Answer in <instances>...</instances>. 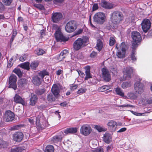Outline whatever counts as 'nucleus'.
Masks as SVG:
<instances>
[{
  "instance_id": "obj_13",
  "label": "nucleus",
  "mask_w": 152,
  "mask_h": 152,
  "mask_svg": "<svg viewBox=\"0 0 152 152\" xmlns=\"http://www.w3.org/2000/svg\"><path fill=\"white\" fill-rule=\"evenodd\" d=\"M102 77L105 81H109L111 79V77L108 70L105 67L103 68L102 69Z\"/></svg>"
},
{
  "instance_id": "obj_37",
  "label": "nucleus",
  "mask_w": 152,
  "mask_h": 152,
  "mask_svg": "<svg viewBox=\"0 0 152 152\" xmlns=\"http://www.w3.org/2000/svg\"><path fill=\"white\" fill-rule=\"evenodd\" d=\"M38 65L39 62H38L33 61L30 64V66L32 69H35Z\"/></svg>"
},
{
  "instance_id": "obj_63",
  "label": "nucleus",
  "mask_w": 152,
  "mask_h": 152,
  "mask_svg": "<svg viewBox=\"0 0 152 152\" xmlns=\"http://www.w3.org/2000/svg\"><path fill=\"white\" fill-rule=\"evenodd\" d=\"M83 30L82 29H79L75 33V35H78L81 33L83 32Z\"/></svg>"
},
{
  "instance_id": "obj_43",
  "label": "nucleus",
  "mask_w": 152,
  "mask_h": 152,
  "mask_svg": "<svg viewBox=\"0 0 152 152\" xmlns=\"http://www.w3.org/2000/svg\"><path fill=\"white\" fill-rule=\"evenodd\" d=\"M127 96L130 99H135L137 98V96L134 93H129L127 94Z\"/></svg>"
},
{
  "instance_id": "obj_31",
  "label": "nucleus",
  "mask_w": 152,
  "mask_h": 152,
  "mask_svg": "<svg viewBox=\"0 0 152 152\" xmlns=\"http://www.w3.org/2000/svg\"><path fill=\"white\" fill-rule=\"evenodd\" d=\"M103 47V43L100 39H98L97 41L96 48L99 51H100Z\"/></svg>"
},
{
  "instance_id": "obj_2",
  "label": "nucleus",
  "mask_w": 152,
  "mask_h": 152,
  "mask_svg": "<svg viewBox=\"0 0 152 152\" xmlns=\"http://www.w3.org/2000/svg\"><path fill=\"white\" fill-rule=\"evenodd\" d=\"M111 19L114 24H118L123 20L124 15L121 12L114 11L111 14Z\"/></svg>"
},
{
  "instance_id": "obj_41",
  "label": "nucleus",
  "mask_w": 152,
  "mask_h": 152,
  "mask_svg": "<svg viewBox=\"0 0 152 152\" xmlns=\"http://www.w3.org/2000/svg\"><path fill=\"white\" fill-rule=\"evenodd\" d=\"M45 91V88L41 89H37L35 91L36 93L38 95H41L43 94Z\"/></svg>"
},
{
  "instance_id": "obj_64",
  "label": "nucleus",
  "mask_w": 152,
  "mask_h": 152,
  "mask_svg": "<svg viewBox=\"0 0 152 152\" xmlns=\"http://www.w3.org/2000/svg\"><path fill=\"white\" fill-rule=\"evenodd\" d=\"M147 102L149 104H152V96L149 98L147 100Z\"/></svg>"
},
{
  "instance_id": "obj_3",
  "label": "nucleus",
  "mask_w": 152,
  "mask_h": 152,
  "mask_svg": "<svg viewBox=\"0 0 152 152\" xmlns=\"http://www.w3.org/2000/svg\"><path fill=\"white\" fill-rule=\"evenodd\" d=\"M132 39V48L136 49L138 47L139 43L141 42L142 38L140 33L137 31H133L131 33Z\"/></svg>"
},
{
  "instance_id": "obj_61",
  "label": "nucleus",
  "mask_w": 152,
  "mask_h": 152,
  "mask_svg": "<svg viewBox=\"0 0 152 152\" xmlns=\"http://www.w3.org/2000/svg\"><path fill=\"white\" fill-rule=\"evenodd\" d=\"M95 152H103V149L101 148H98L95 150Z\"/></svg>"
},
{
  "instance_id": "obj_47",
  "label": "nucleus",
  "mask_w": 152,
  "mask_h": 152,
  "mask_svg": "<svg viewBox=\"0 0 152 152\" xmlns=\"http://www.w3.org/2000/svg\"><path fill=\"white\" fill-rule=\"evenodd\" d=\"M87 89L86 88H80L79 89L77 92V94H82L84 93H85Z\"/></svg>"
},
{
  "instance_id": "obj_62",
  "label": "nucleus",
  "mask_w": 152,
  "mask_h": 152,
  "mask_svg": "<svg viewBox=\"0 0 152 152\" xmlns=\"http://www.w3.org/2000/svg\"><path fill=\"white\" fill-rule=\"evenodd\" d=\"M126 128L124 127L121 128L120 130H118L117 132L118 133L122 132L125 131L126 130Z\"/></svg>"
},
{
  "instance_id": "obj_5",
  "label": "nucleus",
  "mask_w": 152,
  "mask_h": 152,
  "mask_svg": "<svg viewBox=\"0 0 152 152\" xmlns=\"http://www.w3.org/2000/svg\"><path fill=\"white\" fill-rule=\"evenodd\" d=\"M105 15L104 14L101 12H97L93 17L94 21L96 23L102 24L105 21Z\"/></svg>"
},
{
  "instance_id": "obj_12",
  "label": "nucleus",
  "mask_w": 152,
  "mask_h": 152,
  "mask_svg": "<svg viewBox=\"0 0 152 152\" xmlns=\"http://www.w3.org/2000/svg\"><path fill=\"white\" fill-rule=\"evenodd\" d=\"M151 23L148 19H144L141 23L142 28L143 31L146 33L150 28L151 26Z\"/></svg>"
},
{
  "instance_id": "obj_14",
  "label": "nucleus",
  "mask_w": 152,
  "mask_h": 152,
  "mask_svg": "<svg viewBox=\"0 0 152 152\" xmlns=\"http://www.w3.org/2000/svg\"><path fill=\"white\" fill-rule=\"evenodd\" d=\"M133 69L130 67H126L124 69V80L129 79L131 77Z\"/></svg>"
},
{
  "instance_id": "obj_53",
  "label": "nucleus",
  "mask_w": 152,
  "mask_h": 152,
  "mask_svg": "<svg viewBox=\"0 0 152 152\" xmlns=\"http://www.w3.org/2000/svg\"><path fill=\"white\" fill-rule=\"evenodd\" d=\"M65 58V57L60 53L59 55L57 57V59L59 61H61Z\"/></svg>"
},
{
  "instance_id": "obj_45",
  "label": "nucleus",
  "mask_w": 152,
  "mask_h": 152,
  "mask_svg": "<svg viewBox=\"0 0 152 152\" xmlns=\"http://www.w3.org/2000/svg\"><path fill=\"white\" fill-rule=\"evenodd\" d=\"M132 53L131 54V58L132 61H136V57L135 56V49H133L132 48Z\"/></svg>"
},
{
  "instance_id": "obj_60",
  "label": "nucleus",
  "mask_w": 152,
  "mask_h": 152,
  "mask_svg": "<svg viewBox=\"0 0 152 152\" xmlns=\"http://www.w3.org/2000/svg\"><path fill=\"white\" fill-rule=\"evenodd\" d=\"M97 53L95 51H93L90 55L91 57L94 58L97 55Z\"/></svg>"
},
{
  "instance_id": "obj_18",
  "label": "nucleus",
  "mask_w": 152,
  "mask_h": 152,
  "mask_svg": "<svg viewBox=\"0 0 152 152\" xmlns=\"http://www.w3.org/2000/svg\"><path fill=\"white\" fill-rule=\"evenodd\" d=\"M14 113L10 110L6 111L4 115V118L7 122L12 121L14 118Z\"/></svg>"
},
{
  "instance_id": "obj_50",
  "label": "nucleus",
  "mask_w": 152,
  "mask_h": 152,
  "mask_svg": "<svg viewBox=\"0 0 152 152\" xmlns=\"http://www.w3.org/2000/svg\"><path fill=\"white\" fill-rule=\"evenodd\" d=\"M27 58V55L25 54L21 56L19 58V60L20 61H24L26 60Z\"/></svg>"
},
{
  "instance_id": "obj_33",
  "label": "nucleus",
  "mask_w": 152,
  "mask_h": 152,
  "mask_svg": "<svg viewBox=\"0 0 152 152\" xmlns=\"http://www.w3.org/2000/svg\"><path fill=\"white\" fill-rule=\"evenodd\" d=\"M115 91L117 94L122 97L124 96V93L121 88L118 87L116 88Z\"/></svg>"
},
{
  "instance_id": "obj_40",
  "label": "nucleus",
  "mask_w": 152,
  "mask_h": 152,
  "mask_svg": "<svg viewBox=\"0 0 152 152\" xmlns=\"http://www.w3.org/2000/svg\"><path fill=\"white\" fill-rule=\"evenodd\" d=\"M48 101L50 102L55 101V98L52 94H49L48 96Z\"/></svg>"
},
{
  "instance_id": "obj_52",
  "label": "nucleus",
  "mask_w": 152,
  "mask_h": 152,
  "mask_svg": "<svg viewBox=\"0 0 152 152\" xmlns=\"http://www.w3.org/2000/svg\"><path fill=\"white\" fill-rule=\"evenodd\" d=\"M22 126L21 125H18L13 126L12 129L13 130H18Z\"/></svg>"
},
{
  "instance_id": "obj_17",
  "label": "nucleus",
  "mask_w": 152,
  "mask_h": 152,
  "mask_svg": "<svg viewBox=\"0 0 152 152\" xmlns=\"http://www.w3.org/2000/svg\"><path fill=\"white\" fill-rule=\"evenodd\" d=\"M55 36L56 40L58 41L61 42L62 41H66L67 40L65 37L63 36L59 28L56 32Z\"/></svg>"
},
{
  "instance_id": "obj_51",
  "label": "nucleus",
  "mask_w": 152,
  "mask_h": 152,
  "mask_svg": "<svg viewBox=\"0 0 152 152\" xmlns=\"http://www.w3.org/2000/svg\"><path fill=\"white\" fill-rule=\"evenodd\" d=\"M119 107H134V106L129 104H125L123 105H120L119 106Z\"/></svg>"
},
{
  "instance_id": "obj_35",
  "label": "nucleus",
  "mask_w": 152,
  "mask_h": 152,
  "mask_svg": "<svg viewBox=\"0 0 152 152\" xmlns=\"http://www.w3.org/2000/svg\"><path fill=\"white\" fill-rule=\"evenodd\" d=\"M54 148L53 146L48 145L46 147L45 152H54Z\"/></svg>"
},
{
  "instance_id": "obj_16",
  "label": "nucleus",
  "mask_w": 152,
  "mask_h": 152,
  "mask_svg": "<svg viewBox=\"0 0 152 152\" xmlns=\"http://www.w3.org/2000/svg\"><path fill=\"white\" fill-rule=\"evenodd\" d=\"M13 140L16 142H20L23 140V134L21 132H16L12 135Z\"/></svg>"
},
{
  "instance_id": "obj_44",
  "label": "nucleus",
  "mask_w": 152,
  "mask_h": 152,
  "mask_svg": "<svg viewBox=\"0 0 152 152\" xmlns=\"http://www.w3.org/2000/svg\"><path fill=\"white\" fill-rule=\"evenodd\" d=\"M4 4L6 6H10L12 1V0H2Z\"/></svg>"
},
{
  "instance_id": "obj_9",
  "label": "nucleus",
  "mask_w": 152,
  "mask_h": 152,
  "mask_svg": "<svg viewBox=\"0 0 152 152\" xmlns=\"http://www.w3.org/2000/svg\"><path fill=\"white\" fill-rule=\"evenodd\" d=\"M126 46L124 43H122L119 47V49L117 53V56L119 58H123L125 57Z\"/></svg>"
},
{
  "instance_id": "obj_38",
  "label": "nucleus",
  "mask_w": 152,
  "mask_h": 152,
  "mask_svg": "<svg viewBox=\"0 0 152 152\" xmlns=\"http://www.w3.org/2000/svg\"><path fill=\"white\" fill-rule=\"evenodd\" d=\"M35 52L38 55H42L45 53V51L40 48L37 49L35 50Z\"/></svg>"
},
{
  "instance_id": "obj_36",
  "label": "nucleus",
  "mask_w": 152,
  "mask_h": 152,
  "mask_svg": "<svg viewBox=\"0 0 152 152\" xmlns=\"http://www.w3.org/2000/svg\"><path fill=\"white\" fill-rule=\"evenodd\" d=\"M10 152H21V150L17 146H13L11 148Z\"/></svg>"
},
{
  "instance_id": "obj_6",
  "label": "nucleus",
  "mask_w": 152,
  "mask_h": 152,
  "mask_svg": "<svg viewBox=\"0 0 152 152\" xmlns=\"http://www.w3.org/2000/svg\"><path fill=\"white\" fill-rule=\"evenodd\" d=\"M42 115H38L36 118V124L39 129H44L46 126V121L43 119Z\"/></svg>"
},
{
  "instance_id": "obj_24",
  "label": "nucleus",
  "mask_w": 152,
  "mask_h": 152,
  "mask_svg": "<svg viewBox=\"0 0 152 152\" xmlns=\"http://www.w3.org/2000/svg\"><path fill=\"white\" fill-rule=\"evenodd\" d=\"M77 128L76 127L67 128L64 131V132L66 134H74L77 132Z\"/></svg>"
},
{
  "instance_id": "obj_19",
  "label": "nucleus",
  "mask_w": 152,
  "mask_h": 152,
  "mask_svg": "<svg viewBox=\"0 0 152 152\" xmlns=\"http://www.w3.org/2000/svg\"><path fill=\"white\" fill-rule=\"evenodd\" d=\"M60 89V88L59 86L56 84H54L52 87L51 91L53 94L55 96H56L59 95Z\"/></svg>"
},
{
  "instance_id": "obj_25",
  "label": "nucleus",
  "mask_w": 152,
  "mask_h": 152,
  "mask_svg": "<svg viewBox=\"0 0 152 152\" xmlns=\"http://www.w3.org/2000/svg\"><path fill=\"white\" fill-rule=\"evenodd\" d=\"M38 98L36 95H32L30 99V105L32 106H34L37 101Z\"/></svg>"
},
{
  "instance_id": "obj_4",
  "label": "nucleus",
  "mask_w": 152,
  "mask_h": 152,
  "mask_svg": "<svg viewBox=\"0 0 152 152\" xmlns=\"http://www.w3.org/2000/svg\"><path fill=\"white\" fill-rule=\"evenodd\" d=\"M47 75H48V72L46 70H43L38 73V76H34L33 77V82L35 85L38 86L40 85L42 80L44 77Z\"/></svg>"
},
{
  "instance_id": "obj_7",
  "label": "nucleus",
  "mask_w": 152,
  "mask_h": 152,
  "mask_svg": "<svg viewBox=\"0 0 152 152\" xmlns=\"http://www.w3.org/2000/svg\"><path fill=\"white\" fill-rule=\"evenodd\" d=\"M77 24L74 20H71L68 22L66 25L65 29L68 32L74 31L77 28Z\"/></svg>"
},
{
  "instance_id": "obj_32",
  "label": "nucleus",
  "mask_w": 152,
  "mask_h": 152,
  "mask_svg": "<svg viewBox=\"0 0 152 152\" xmlns=\"http://www.w3.org/2000/svg\"><path fill=\"white\" fill-rule=\"evenodd\" d=\"M16 60L15 57L12 56L9 60L8 61L7 67L8 68L11 67L13 65L14 62Z\"/></svg>"
},
{
  "instance_id": "obj_26",
  "label": "nucleus",
  "mask_w": 152,
  "mask_h": 152,
  "mask_svg": "<svg viewBox=\"0 0 152 152\" xmlns=\"http://www.w3.org/2000/svg\"><path fill=\"white\" fill-rule=\"evenodd\" d=\"M27 83V80L25 78L20 79L18 81V84L20 87H24L26 85Z\"/></svg>"
},
{
  "instance_id": "obj_23",
  "label": "nucleus",
  "mask_w": 152,
  "mask_h": 152,
  "mask_svg": "<svg viewBox=\"0 0 152 152\" xmlns=\"http://www.w3.org/2000/svg\"><path fill=\"white\" fill-rule=\"evenodd\" d=\"M111 135L108 132H106L104 134L103 137L104 141L106 143L109 144L111 141L112 139Z\"/></svg>"
},
{
  "instance_id": "obj_22",
  "label": "nucleus",
  "mask_w": 152,
  "mask_h": 152,
  "mask_svg": "<svg viewBox=\"0 0 152 152\" xmlns=\"http://www.w3.org/2000/svg\"><path fill=\"white\" fill-rule=\"evenodd\" d=\"M107 125L112 131H115L117 126V123L114 121L110 120L107 123Z\"/></svg>"
},
{
  "instance_id": "obj_21",
  "label": "nucleus",
  "mask_w": 152,
  "mask_h": 152,
  "mask_svg": "<svg viewBox=\"0 0 152 152\" xmlns=\"http://www.w3.org/2000/svg\"><path fill=\"white\" fill-rule=\"evenodd\" d=\"M14 101L17 103H20L23 105H25V103L22 98L17 94H16L14 97Z\"/></svg>"
},
{
  "instance_id": "obj_8",
  "label": "nucleus",
  "mask_w": 152,
  "mask_h": 152,
  "mask_svg": "<svg viewBox=\"0 0 152 152\" xmlns=\"http://www.w3.org/2000/svg\"><path fill=\"white\" fill-rule=\"evenodd\" d=\"M92 132V129L90 126L87 124L83 125L80 129V133L85 135H89Z\"/></svg>"
},
{
  "instance_id": "obj_10",
  "label": "nucleus",
  "mask_w": 152,
  "mask_h": 152,
  "mask_svg": "<svg viewBox=\"0 0 152 152\" xmlns=\"http://www.w3.org/2000/svg\"><path fill=\"white\" fill-rule=\"evenodd\" d=\"M62 14L60 12H55L52 14L51 21L53 23H59L63 18Z\"/></svg>"
},
{
  "instance_id": "obj_49",
  "label": "nucleus",
  "mask_w": 152,
  "mask_h": 152,
  "mask_svg": "<svg viewBox=\"0 0 152 152\" xmlns=\"http://www.w3.org/2000/svg\"><path fill=\"white\" fill-rule=\"evenodd\" d=\"M17 34V32L16 31H13L11 37V38L10 39V42L11 43H12L13 42L15 36Z\"/></svg>"
},
{
  "instance_id": "obj_27",
  "label": "nucleus",
  "mask_w": 152,
  "mask_h": 152,
  "mask_svg": "<svg viewBox=\"0 0 152 152\" xmlns=\"http://www.w3.org/2000/svg\"><path fill=\"white\" fill-rule=\"evenodd\" d=\"M62 132L60 134L54 136L52 139V140L54 142H60L61 141L62 136L61 134H63Z\"/></svg>"
},
{
  "instance_id": "obj_42",
  "label": "nucleus",
  "mask_w": 152,
  "mask_h": 152,
  "mask_svg": "<svg viewBox=\"0 0 152 152\" xmlns=\"http://www.w3.org/2000/svg\"><path fill=\"white\" fill-rule=\"evenodd\" d=\"M34 6L37 8L39 9L40 10H43L44 9L43 6L41 4H35L34 5Z\"/></svg>"
},
{
  "instance_id": "obj_20",
  "label": "nucleus",
  "mask_w": 152,
  "mask_h": 152,
  "mask_svg": "<svg viewBox=\"0 0 152 152\" xmlns=\"http://www.w3.org/2000/svg\"><path fill=\"white\" fill-rule=\"evenodd\" d=\"M100 4L102 7L107 9H111L114 7V4L106 1H102Z\"/></svg>"
},
{
  "instance_id": "obj_1",
  "label": "nucleus",
  "mask_w": 152,
  "mask_h": 152,
  "mask_svg": "<svg viewBox=\"0 0 152 152\" xmlns=\"http://www.w3.org/2000/svg\"><path fill=\"white\" fill-rule=\"evenodd\" d=\"M88 43L89 39L87 37L83 39L79 38L74 42L73 47L75 50H78L86 46Z\"/></svg>"
},
{
  "instance_id": "obj_28",
  "label": "nucleus",
  "mask_w": 152,
  "mask_h": 152,
  "mask_svg": "<svg viewBox=\"0 0 152 152\" xmlns=\"http://www.w3.org/2000/svg\"><path fill=\"white\" fill-rule=\"evenodd\" d=\"M85 73H86V77H85V80H88L89 78L92 77L91 75L90 72V67L88 66L85 67Z\"/></svg>"
},
{
  "instance_id": "obj_15",
  "label": "nucleus",
  "mask_w": 152,
  "mask_h": 152,
  "mask_svg": "<svg viewBox=\"0 0 152 152\" xmlns=\"http://www.w3.org/2000/svg\"><path fill=\"white\" fill-rule=\"evenodd\" d=\"M144 85L139 81L137 82L134 84V89L135 92L138 94H140L144 91Z\"/></svg>"
},
{
  "instance_id": "obj_34",
  "label": "nucleus",
  "mask_w": 152,
  "mask_h": 152,
  "mask_svg": "<svg viewBox=\"0 0 152 152\" xmlns=\"http://www.w3.org/2000/svg\"><path fill=\"white\" fill-rule=\"evenodd\" d=\"M131 86V83L130 82H124L122 83L121 85L122 88L124 89L129 87Z\"/></svg>"
},
{
  "instance_id": "obj_56",
  "label": "nucleus",
  "mask_w": 152,
  "mask_h": 152,
  "mask_svg": "<svg viewBox=\"0 0 152 152\" xmlns=\"http://www.w3.org/2000/svg\"><path fill=\"white\" fill-rule=\"evenodd\" d=\"M7 101V100L5 99H4L3 98H0V105L2 104L3 103H4Z\"/></svg>"
},
{
  "instance_id": "obj_11",
  "label": "nucleus",
  "mask_w": 152,
  "mask_h": 152,
  "mask_svg": "<svg viewBox=\"0 0 152 152\" xmlns=\"http://www.w3.org/2000/svg\"><path fill=\"white\" fill-rule=\"evenodd\" d=\"M17 77L15 75H11L9 78V88H11L15 90L17 88L16 82Z\"/></svg>"
},
{
  "instance_id": "obj_59",
  "label": "nucleus",
  "mask_w": 152,
  "mask_h": 152,
  "mask_svg": "<svg viewBox=\"0 0 152 152\" xmlns=\"http://www.w3.org/2000/svg\"><path fill=\"white\" fill-rule=\"evenodd\" d=\"M79 75L81 77H83L85 76V74L84 73L79 70L77 71Z\"/></svg>"
},
{
  "instance_id": "obj_48",
  "label": "nucleus",
  "mask_w": 152,
  "mask_h": 152,
  "mask_svg": "<svg viewBox=\"0 0 152 152\" xmlns=\"http://www.w3.org/2000/svg\"><path fill=\"white\" fill-rule=\"evenodd\" d=\"M60 54L65 58L68 54V50H64L60 53Z\"/></svg>"
},
{
  "instance_id": "obj_55",
  "label": "nucleus",
  "mask_w": 152,
  "mask_h": 152,
  "mask_svg": "<svg viewBox=\"0 0 152 152\" xmlns=\"http://www.w3.org/2000/svg\"><path fill=\"white\" fill-rule=\"evenodd\" d=\"M105 85L99 88L98 90L100 92H103L106 91L105 90Z\"/></svg>"
},
{
  "instance_id": "obj_29",
  "label": "nucleus",
  "mask_w": 152,
  "mask_h": 152,
  "mask_svg": "<svg viewBox=\"0 0 152 152\" xmlns=\"http://www.w3.org/2000/svg\"><path fill=\"white\" fill-rule=\"evenodd\" d=\"M20 66L22 68L28 70L30 69V63L28 62H26L20 64Z\"/></svg>"
},
{
  "instance_id": "obj_57",
  "label": "nucleus",
  "mask_w": 152,
  "mask_h": 152,
  "mask_svg": "<svg viewBox=\"0 0 152 152\" xmlns=\"http://www.w3.org/2000/svg\"><path fill=\"white\" fill-rule=\"evenodd\" d=\"M4 9V7L3 4L0 2V12H1Z\"/></svg>"
},
{
  "instance_id": "obj_39",
  "label": "nucleus",
  "mask_w": 152,
  "mask_h": 152,
  "mask_svg": "<svg viewBox=\"0 0 152 152\" xmlns=\"http://www.w3.org/2000/svg\"><path fill=\"white\" fill-rule=\"evenodd\" d=\"M13 72L16 73L19 77H21L22 75V73L20 69H15L13 70Z\"/></svg>"
},
{
  "instance_id": "obj_54",
  "label": "nucleus",
  "mask_w": 152,
  "mask_h": 152,
  "mask_svg": "<svg viewBox=\"0 0 152 152\" xmlns=\"http://www.w3.org/2000/svg\"><path fill=\"white\" fill-rule=\"evenodd\" d=\"M77 85H72L70 87V89L71 90L74 91L77 88Z\"/></svg>"
},
{
  "instance_id": "obj_30",
  "label": "nucleus",
  "mask_w": 152,
  "mask_h": 152,
  "mask_svg": "<svg viewBox=\"0 0 152 152\" xmlns=\"http://www.w3.org/2000/svg\"><path fill=\"white\" fill-rule=\"evenodd\" d=\"M94 128L96 129L99 132H105L107 130V128L102 126H101L99 125H94Z\"/></svg>"
},
{
  "instance_id": "obj_46",
  "label": "nucleus",
  "mask_w": 152,
  "mask_h": 152,
  "mask_svg": "<svg viewBox=\"0 0 152 152\" xmlns=\"http://www.w3.org/2000/svg\"><path fill=\"white\" fill-rule=\"evenodd\" d=\"M115 43V40L114 38L113 37H111L110 39L109 45L110 46H113Z\"/></svg>"
},
{
  "instance_id": "obj_58",
  "label": "nucleus",
  "mask_w": 152,
  "mask_h": 152,
  "mask_svg": "<svg viewBox=\"0 0 152 152\" xmlns=\"http://www.w3.org/2000/svg\"><path fill=\"white\" fill-rule=\"evenodd\" d=\"M98 6L97 4H94L93 6V11L95 10L98 9Z\"/></svg>"
}]
</instances>
